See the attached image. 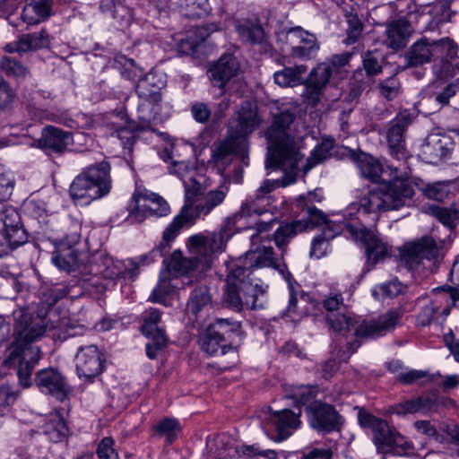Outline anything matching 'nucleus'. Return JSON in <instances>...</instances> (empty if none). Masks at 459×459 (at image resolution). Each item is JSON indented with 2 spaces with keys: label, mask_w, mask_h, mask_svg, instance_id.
Listing matches in <instances>:
<instances>
[{
  "label": "nucleus",
  "mask_w": 459,
  "mask_h": 459,
  "mask_svg": "<svg viewBox=\"0 0 459 459\" xmlns=\"http://www.w3.org/2000/svg\"><path fill=\"white\" fill-rule=\"evenodd\" d=\"M329 83L323 77L321 78L314 70L309 74V76L305 83V91L303 97L307 105L316 107L321 100L324 89Z\"/></svg>",
  "instance_id": "nucleus-43"
},
{
  "label": "nucleus",
  "mask_w": 459,
  "mask_h": 459,
  "mask_svg": "<svg viewBox=\"0 0 459 459\" xmlns=\"http://www.w3.org/2000/svg\"><path fill=\"white\" fill-rule=\"evenodd\" d=\"M327 231H323L321 234L315 237L311 243L310 256L319 259L325 256L329 248V242L334 238L338 234L326 235Z\"/></svg>",
  "instance_id": "nucleus-60"
},
{
  "label": "nucleus",
  "mask_w": 459,
  "mask_h": 459,
  "mask_svg": "<svg viewBox=\"0 0 459 459\" xmlns=\"http://www.w3.org/2000/svg\"><path fill=\"white\" fill-rule=\"evenodd\" d=\"M422 191L426 197L435 201L443 202L448 197L450 187L446 182H436L427 185Z\"/></svg>",
  "instance_id": "nucleus-62"
},
{
  "label": "nucleus",
  "mask_w": 459,
  "mask_h": 459,
  "mask_svg": "<svg viewBox=\"0 0 459 459\" xmlns=\"http://www.w3.org/2000/svg\"><path fill=\"white\" fill-rule=\"evenodd\" d=\"M267 233L268 231H256L251 236V249L246 253L245 261L240 265L244 268H247V266L277 268L288 282L290 294L289 304L282 316L295 320L294 316L301 317L307 315L309 310L306 305L299 306V302L307 304L310 298L308 294L300 290V286L294 281L292 274L287 268L285 266L283 269L280 267L278 261L273 257V247L267 245L271 243Z\"/></svg>",
  "instance_id": "nucleus-6"
},
{
  "label": "nucleus",
  "mask_w": 459,
  "mask_h": 459,
  "mask_svg": "<svg viewBox=\"0 0 459 459\" xmlns=\"http://www.w3.org/2000/svg\"><path fill=\"white\" fill-rule=\"evenodd\" d=\"M154 430L157 435L165 437L167 444H172L181 430V425L175 418H164L154 426Z\"/></svg>",
  "instance_id": "nucleus-52"
},
{
  "label": "nucleus",
  "mask_w": 459,
  "mask_h": 459,
  "mask_svg": "<svg viewBox=\"0 0 459 459\" xmlns=\"http://www.w3.org/2000/svg\"><path fill=\"white\" fill-rule=\"evenodd\" d=\"M446 47L447 48L446 39L432 40L427 37H421L405 52V66L418 67L429 64L435 57H439V53H441L442 49Z\"/></svg>",
  "instance_id": "nucleus-21"
},
{
  "label": "nucleus",
  "mask_w": 459,
  "mask_h": 459,
  "mask_svg": "<svg viewBox=\"0 0 459 459\" xmlns=\"http://www.w3.org/2000/svg\"><path fill=\"white\" fill-rule=\"evenodd\" d=\"M378 89L380 94L385 99L392 100L395 99L400 93V81L396 75H392L388 78L381 80L378 82Z\"/></svg>",
  "instance_id": "nucleus-61"
},
{
  "label": "nucleus",
  "mask_w": 459,
  "mask_h": 459,
  "mask_svg": "<svg viewBox=\"0 0 459 459\" xmlns=\"http://www.w3.org/2000/svg\"><path fill=\"white\" fill-rule=\"evenodd\" d=\"M245 145L243 139L233 136L214 144L212 160L220 174H223L227 167L231 164L233 158L244 151Z\"/></svg>",
  "instance_id": "nucleus-27"
},
{
  "label": "nucleus",
  "mask_w": 459,
  "mask_h": 459,
  "mask_svg": "<svg viewBox=\"0 0 459 459\" xmlns=\"http://www.w3.org/2000/svg\"><path fill=\"white\" fill-rule=\"evenodd\" d=\"M411 33V26L403 19L389 23L385 30V45L394 50L404 48Z\"/></svg>",
  "instance_id": "nucleus-40"
},
{
  "label": "nucleus",
  "mask_w": 459,
  "mask_h": 459,
  "mask_svg": "<svg viewBox=\"0 0 459 459\" xmlns=\"http://www.w3.org/2000/svg\"><path fill=\"white\" fill-rule=\"evenodd\" d=\"M453 237L427 234L404 243L399 248L400 262L407 269H419L427 261L431 264L441 262L452 247Z\"/></svg>",
  "instance_id": "nucleus-10"
},
{
  "label": "nucleus",
  "mask_w": 459,
  "mask_h": 459,
  "mask_svg": "<svg viewBox=\"0 0 459 459\" xmlns=\"http://www.w3.org/2000/svg\"><path fill=\"white\" fill-rule=\"evenodd\" d=\"M186 15L192 18H200L207 15L211 10L208 0H184Z\"/></svg>",
  "instance_id": "nucleus-63"
},
{
  "label": "nucleus",
  "mask_w": 459,
  "mask_h": 459,
  "mask_svg": "<svg viewBox=\"0 0 459 459\" xmlns=\"http://www.w3.org/2000/svg\"><path fill=\"white\" fill-rule=\"evenodd\" d=\"M128 209L126 221L129 225L141 224L152 217H163L170 212V207L162 196L142 187L135 188Z\"/></svg>",
  "instance_id": "nucleus-12"
},
{
  "label": "nucleus",
  "mask_w": 459,
  "mask_h": 459,
  "mask_svg": "<svg viewBox=\"0 0 459 459\" xmlns=\"http://www.w3.org/2000/svg\"><path fill=\"white\" fill-rule=\"evenodd\" d=\"M78 231H68L63 238L54 240L56 251L52 263L60 270L70 272L80 269L92 276L86 279L98 292L104 291L110 281L122 273V264L108 255L101 244L90 242V234L81 241Z\"/></svg>",
  "instance_id": "nucleus-1"
},
{
  "label": "nucleus",
  "mask_w": 459,
  "mask_h": 459,
  "mask_svg": "<svg viewBox=\"0 0 459 459\" xmlns=\"http://www.w3.org/2000/svg\"><path fill=\"white\" fill-rule=\"evenodd\" d=\"M146 94L142 92L138 97L137 117L140 125L134 127L138 131L151 128L152 123H160L167 120L171 113V106L162 101V98H157V100L146 98Z\"/></svg>",
  "instance_id": "nucleus-20"
},
{
  "label": "nucleus",
  "mask_w": 459,
  "mask_h": 459,
  "mask_svg": "<svg viewBox=\"0 0 459 459\" xmlns=\"http://www.w3.org/2000/svg\"><path fill=\"white\" fill-rule=\"evenodd\" d=\"M78 377L84 381H91L104 369L102 353L96 345L80 347L75 356Z\"/></svg>",
  "instance_id": "nucleus-23"
},
{
  "label": "nucleus",
  "mask_w": 459,
  "mask_h": 459,
  "mask_svg": "<svg viewBox=\"0 0 459 459\" xmlns=\"http://www.w3.org/2000/svg\"><path fill=\"white\" fill-rule=\"evenodd\" d=\"M277 187V182L265 179L256 189L254 195H249L242 204V209H247V213L255 212L265 214L260 206L269 204L270 194Z\"/></svg>",
  "instance_id": "nucleus-39"
},
{
  "label": "nucleus",
  "mask_w": 459,
  "mask_h": 459,
  "mask_svg": "<svg viewBox=\"0 0 459 459\" xmlns=\"http://www.w3.org/2000/svg\"><path fill=\"white\" fill-rule=\"evenodd\" d=\"M68 431L65 421L57 415L51 419L45 426V434L54 443L64 441L68 436Z\"/></svg>",
  "instance_id": "nucleus-54"
},
{
  "label": "nucleus",
  "mask_w": 459,
  "mask_h": 459,
  "mask_svg": "<svg viewBox=\"0 0 459 459\" xmlns=\"http://www.w3.org/2000/svg\"><path fill=\"white\" fill-rule=\"evenodd\" d=\"M236 454L240 458L255 459L262 456L265 459H278V453L273 449H261L258 444L242 445L236 446Z\"/></svg>",
  "instance_id": "nucleus-53"
},
{
  "label": "nucleus",
  "mask_w": 459,
  "mask_h": 459,
  "mask_svg": "<svg viewBox=\"0 0 459 459\" xmlns=\"http://www.w3.org/2000/svg\"><path fill=\"white\" fill-rule=\"evenodd\" d=\"M286 40L290 48V55L293 58L310 59L319 49L316 36L299 26L287 30Z\"/></svg>",
  "instance_id": "nucleus-24"
},
{
  "label": "nucleus",
  "mask_w": 459,
  "mask_h": 459,
  "mask_svg": "<svg viewBox=\"0 0 459 459\" xmlns=\"http://www.w3.org/2000/svg\"><path fill=\"white\" fill-rule=\"evenodd\" d=\"M23 212L26 217L31 221H37L33 227L42 228L48 225V214L47 213L45 204L41 200L29 198L23 204Z\"/></svg>",
  "instance_id": "nucleus-45"
},
{
  "label": "nucleus",
  "mask_w": 459,
  "mask_h": 459,
  "mask_svg": "<svg viewBox=\"0 0 459 459\" xmlns=\"http://www.w3.org/2000/svg\"><path fill=\"white\" fill-rule=\"evenodd\" d=\"M348 27L346 30L347 38L345 44L351 45L356 43L361 36L363 24L357 14H350L347 16Z\"/></svg>",
  "instance_id": "nucleus-64"
},
{
  "label": "nucleus",
  "mask_w": 459,
  "mask_h": 459,
  "mask_svg": "<svg viewBox=\"0 0 459 459\" xmlns=\"http://www.w3.org/2000/svg\"><path fill=\"white\" fill-rule=\"evenodd\" d=\"M360 346V342L358 339H355L351 342H347L346 343V349L343 350L341 348L336 356L334 355L328 359L323 361L319 368H317V371L321 374L322 377L328 380L333 377V375L337 372L339 369V365L341 362H346L351 354H353L357 349Z\"/></svg>",
  "instance_id": "nucleus-36"
},
{
  "label": "nucleus",
  "mask_w": 459,
  "mask_h": 459,
  "mask_svg": "<svg viewBox=\"0 0 459 459\" xmlns=\"http://www.w3.org/2000/svg\"><path fill=\"white\" fill-rule=\"evenodd\" d=\"M413 195L414 188L410 179L396 178L370 190L361 200L356 217L349 219L343 228L330 221L321 210L315 206H307L304 211L306 218L293 221L290 230H308L316 227H325V230H368L367 226L355 221H360L368 213L399 209L410 202Z\"/></svg>",
  "instance_id": "nucleus-2"
},
{
  "label": "nucleus",
  "mask_w": 459,
  "mask_h": 459,
  "mask_svg": "<svg viewBox=\"0 0 459 459\" xmlns=\"http://www.w3.org/2000/svg\"><path fill=\"white\" fill-rule=\"evenodd\" d=\"M198 196L196 195L188 201L185 198L184 206L166 230H181L182 228L194 226L201 214L207 215L213 208L223 202L226 191L222 189L210 191L205 195L204 204H195Z\"/></svg>",
  "instance_id": "nucleus-13"
},
{
  "label": "nucleus",
  "mask_w": 459,
  "mask_h": 459,
  "mask_svg": "<svg viewBox=\"0 0 459 459\" xmlns=\"http://www.w3.org/2000/svg\"><path fill=\"white\" fill-rule=\"evenodd\" d=\"M35 384L39 391L63 400L70 388L64 375L54 368L39 370L35 377Z\"/></svg>",
  "instance_id": "nucleus-26"
},
{
  "label": "nucleus",
  "mask_w": 459,
  "mask_h": 459,
  "mask_svg": "<svg viewBox=\"0 0 459 459\" xmlns=\"http://www.w3.org/2000/svg\"><path fill=\"white\" fill-rule=\"evenodd\" d=\"M211 295L206 286H198L194 289L187 302V309L195 316L204 307L211 304Z\"/></svg>",
  "instance_id": "nucleus-51"
},
{
  "label": "nucleus",
  "mask_w": 459,
  "mask_h": 459,
  "mask_svg": "<svg viewBox=\"0 0 459 459\" xmlns=\"http://www.w3.org/2000/svg\"><path fill=\"white\" fill-rule=\"evenodd\" d=\"M352 56L353 53L351 52L333 54L318 64L313 70L328 82H333L336 84L348 76Z\"/></svg>",
  "instance_id": "nucleus-25"
},
{
  "label": "nucleus",
  "mask_w": 459,
  "mask_h": 459,
  "mask_svg": "<svg viewBox=\"0 0 459 459\" xmlns=\"http://www.w3.org/2000/svg\"><path fill=\"white\" fill-rule=\"evenodd\" d=\"M13 316V342L9 346L7 360L19 359L18 378L27 388L31 385V372L40 359V350L34 342L44 335L48 323L45 317L33 316L26 307L14 310Z\"/></svg>",
  "instance_id": "nucleus-3"
},
{
  "label": "nucleus",
  "mask_w": 459,
  "mask_h": 459,
  "mask_svg": "<svg viewBox=\"0 0 459 459\" xmlns=\"http://www.w3.org/2000/svg\"><path fill=\"white\" fill-rule=\"evenodd\" d=\"M358 421L363 429L369 430L371 432L372 440L383 430V429L387 424L385 420L373 415L371 412L363 408L359 410Z\"/></svg>",
  "instance_id": "nucleus-48"
},
{
  "label": "nucleus",
  "mask_w": 459,
  "mask_h": 459,
  "mask_svg": "<svg viewBox=\"0 0 459 459\" xmlns=\"http://www.w3.org/2000/svg\"><path fill=\"white\" fill-rule=\"evenodd\" d=\"M404 285L397 279L390 280L379 285H376L372 290V296L376 299L385 298H394L403 293L404 290Z\"/></svg>",
  "instance_id": "nucleus-56"
},
{
  "label": "nucleus",
  "mask_w": 459,
  "mask_h": 459,
  "mask_svg": "<svg viewBox=\"0 0 459 459\" xmlns=\"http://www.w3.org/2000/svg\"><path fill=\"white\" fill-rule=\"evenodd\" d=\"M51 37L46 29L39 31L22 35L18 40L5 45L4 50L8 53L23 54L49 48Z\"/></svg>",
  "instance_id": "nucleus-32"
},
{
  "label": "nucleus",
  "mask_w": 459,
  "mask_h": 459,
  "mask_svg": "<svg viewBox=\"0 0 459 459\" xmlns=\"http://www.w3.org/2000/svg\"><path fill=\"white\" fill-rule=\"evenodd\" d=\"M232 335H241V325L230 318H216L200 333L201 350L210 356L223 355L232 349L228 341Z\"/></svg>",
  "instance_id": "nucleus-11"
},
{
  "label": "nucleus",
  "mask_w": 459,
  "mask_h": 459,
  "mask_svg": "<svg viewBox=\"0 0 459 459\" xmlns=\"http://www.w3.org/2000/svg\"><path fill=\"white\" fill-rule=\"evenodd\" d=\"M377 452L382 455L403 456L412 453L414 446L404 436L388 423L373 439Z\"/></svg>",
  "instance_id": "nucleus-22"
},
{
  "label": "nucleus",
  "mask_w": 459,
  "mask_h": 459,
  "mask_svg": "<svg viewBox=\"0 0 459 459\" xmlns=\"http://www.w3.org/2000/svg\"><path fill=\"white\" fill-rule=\"evenodd\" d=\"M0 70L6 76L16 80H23L29 74V69L20 60L15 57L3 56L0 58Z\"/></svg>",
  "instance_id": "nucleus-47"
},
{
  "label": "nucleus",
  "mask_w": 459,
  "mask_h": 459,
  "mask_svg": "<svg viewBox=\"0 0 459 459\" xmlns=\"http://www.w3.org/2000/svg\"><path fill=\"white\" fill-rule=\"evenodd\" d=\"M307 67L304 65L285 67L274 73V82L281 87H294L302 83V76Z\"/></svg>",
  "instance_id": "nucleus-44"
},
{
  "label": "nucleus",
  "mask_w": 459,
  "mask_h": 459,
  "mask_svg": "<svg viewBox=\"0 0 459 459\" xmlns=\"http://www.w3.org/2000/svg\"><path fill=\"white\" fill-rule=\"evenodd\" d=\"M343 305L342 294H330L324 299L323 307L330 314L327 322L332 329L340 335L348 338H374L386 334L394 330L401 319V314L391 310L370 321L359 322V318L351 312L335 313Z\"/></svg>",
  "instance_id": "nucleus-4"
},
{
  "label": "nucleus",
  "mask_w": 459,
  "mask_h": 459,
  "mask_svg": "<svg viewBox=\"0 0 459 459\" xmlns=\"http://www.w3.org/2000/svg\"><path fill=\"white\" fill-rule=\"evenodd\" d=\"M237 122L236 129L241 136H247L259 128L262 117L256 103L249 100L243 101L238 111Z\"/></svg>",
  "instance_id": "nucleus-35"
},
{
  "label": "nucleus",
  "mask_w": 459,
  "mask_h": 459,
  "mask_svg": "<svg viewBox=\"0 0 459 459\" xmlns=\"http://www.w3.org/2000/svg\"><path fill=\"white\" fill-rule=\"evenodd\" d=\"M358 421L363 429L369 430L371 432L372 440L383 430V429L387 424L385 420L373 415L371 412L363 408L359 410Z\"/></svg>",
  "instance_id": "nucleus-49"
},
{
  "label": "nucleus",
  "mask_w": 459,
  "mask_h": 459,
  "mask_svg": "<svg viewBox=\"0 0 459 459\" xmlns=\"http://www.w3.org/2000/svg\"><path fill=\"white\" fill-rule=\"evenodd\" d=\"M452 403L448 398L440 397L437 391H432L412 399H405L398 403L391 405L388 411L397 416H405L407 414L438 411L440 407L446 406Z\"/></svg>",
  "instance_id": "nucleus-17"
},
{
  "label": "nucleus",
  "mask_w": 459,
  "mask_h": 459,
  "mask_svg": "<svg viewBox=\"0 0 459 459\" xmlns=\"http://www.w3.org/2000/svg\"><path fill=\"white\" fill-rule=\"evenodd\" d=\"M453 141L447 135L432 134L421 146V153L428 162L435 163L446 157L453 150Z\"/></svg>",
  "instance_id": "nucleus-34"
},
{
  "label": "nucleus",
  "mask_w": 459,
  "mask_h": 459,
  "mask_svg": "<svg viewBox=\"0 0 459 459\" xmlns=\"http://www.w3.org/2000/svg\"><path fill=\"white\" fill-rule=\"evenodd\" d=\"M235 29L243 42L251 45H261L265 52L271 48L267 44V36L259 19L238 20L235 23Z\"/></svg>",
  "instance_id": "nucleus-33"
},
{
  "label": "nucleus",
  "mask_w": 459,
  "mask_h": 459,
  "mask_svg": "<svg viewBox=\"0 0 459 459\" xmlns=\"http://www.w3.org/2000/svg\"><path fill=\"white\" fill-rule=\"evenodd\" d=\"M165 84L166 81L162 74L150 71L138 81L135 86L137 97H141L143 92L147 95L146 98L157 100V98H162L161 89Z\"/></svg>",
  "instance_id": "nucleus-41"
},
{
  "label": "nucleus",
  "mask_w": 459,
  "mask_h": 459,
  "mask_svg": "<svg viewBox=\"0 0 459 459\" xmlns=\"http://www.w3.org/2000/svg\"><path fill=\"white\" fill-rule=\"evenodd\" d=\"M433 216L446 228L455 230L459 224V206L452 204L450 206L431 207Z\"/></svg>",
  "instance_id": "nucleus-46"
},
{
  "label": "nucleus",
  "mask_w": 459,
  "mask_h": 459,
  "mask_svg": "<svg viewBox=\"0 0 459 459\" xmlns=\"http://www.w3.org/2000/svg\"><path fill=\"white\" fill-rule=\"evenodd\" d=\"M110 169V163L107 160L84 168L70 185L71 198L85 205L108 195L112 188Z\"/></svg>",
  "instance_id": "nucleus-9"
},
{
  "label": "nucleus",
  "mask_w": 459,
  "mask_h": 459,
  "mask_svg": "<svg viewBox=\"0 0 459 459\" xmlns=\"http://www.w3.org/2000/svg\"><path fill=\"white\" fill-rule=\"evenodd\" d=\"M294 112L286 109L276 114L273 124L267 131V138L270 142L269 152L266 158V167L273 169H282L294 172V175H286L283 178V186H289L296 181V174L299 162L303 159L292 136L287 133V129L295 119Z\"/></svg>",
  "instance_id": "nucleus-5"
},
{
  "label": "nucleus",
  "mask_w": 459,
  "mask_h": 459,
  "mask_svg": "<svg viewBox=\"0 0 459 459\" xmlns=\"http://www.w3.org/2000/svg\"><path fill=\"white\" fill-rule=\"evenodd\" d=\"M307 421L310 429L320 435L340 432L345 419L334 405L318 401L305 408Z\"/></svg>",
  "instance_id": "nucleus-14"
},
{
  "label": "nucleus",
  "mask_w": 459,
  "mask_h": 459,
  "mask_svg": "<svg viewBox=\"0 0 459 459\" xmlns=\"http://www.w3.org/2000/svg\"><path fill=\"white\" fill-rule=\"evenodd\" d=\"M446 43H447V48H444L439 53L441 57L439 65H435L434 68L437 77L446 79L454 77L458 72L459 56L454 43L448 39H446Z\"/></svg>",
  "instance_id": "nucleus-37"
},
{
  "label": "nucleus",
  "mask_w": 459,
  "mask_h": 459,
  "mask_svg": "<svg viewBox=\"0 0 459 459\" xmlns=\"http://www.w3.org/2000/svg\"><path fill=\"white\" fill-rule=\"evenodd\" d=\"M73 142L72 133L48 126L42 130L41 137L36 142V146L48 153H62Z\"/></svg>",
  "instance_id": "nucleus-30"
},
{
  "label": "nucleus",
  "mask_w": 459,
  "mask_h": 459,
  "mask_svg": "<svg viewBox=\"0 0 459 459\" xmlns=\"http://www.w3.org/2000/svg\"><path fill=\"white\" fill-rule=\"evenodd\" d=\"M267 289L261 281L250 278L248 268L235 264L227 276L223 297L228 306L237 310L244 305L249 309L263 308Z\"/></svg>",
  "instance_id": "nucleus-7"
},
{
  "label": "nucleus",
  "mask_w": 459,
  "mask_h": 459,
  "mask_svg": "<svg viewBox=\"0 0 459 459\" xmlns=\"http://www.w3.org/2000/svg\"><path fill=\"white\" fill-rule=\"evenodd\" d=\"M23 222L18 211L12 207L0 210V230H21Z\"/></svg>",
  "instance_id": "nucleus-58"
},
{
  "label": "nucleus",
  "mask_w": 459,
  "mask_h": 459,
  "mask_svg": "<svg viewBox=\"0 0 459 459\" xmlns=\"http://www.w3.org/2000/svg\"><path fill=\"white\" fill-rule=\"evenodd\" d=\"M316 386L300 385L293 389L291 398L296 405L307 408L310 404L319 401L316 400Z\"/></svg>",
  "instance_id": "nucleus-57"
},
{
  "label": "nucleus",
  "mask_w": 459,
  "mask_h": 459,
  "mask_svg": "<svg viewBox=\"0 0 459 459\" xmlns=\"http://www.w3.org/2000/svg\"><path fill=\"white\" fill-rule=\"evenodd\" d=\"M353 160L364 178L372 182H377L380 179L383 165L379 160L365 152L354 153Z\"/></svg>",
  "instance_id": "nucleus-42"
},
{
  "label": "nucleus",
  "mask_w": 459,
  "mask_h": 459,
  "mask_svg": "<svg viewBox=\"0 0 459 459\" xmlns=\"http://www.w3.org/2000/svg\"><path fill=\"white\" fill-rule=\"evenodd\" d=\"M52 6L53 0H32L24 6L22 19L28 25H37L53 14Z\"/></svg>",
  "instance_id": "nucleus-38"
},
{
  "label": "nucleus",
  "mask_w": 459,
  "mask_h": 459,
  "mask_svg": "<svg viewBox=\"0 0 459 459\" xmlns=\"http://www.w3.org/2000/svg\"><path fill=\"white\" fill-rule=\"evenodd\" d=\"M358 421L363 429L369 430L371 432L372 440L383 430V429L387 424L385 420L373 415L371 412L363 408L359 410Z\"/></svg>",
  "instance_id": "nucleus-50"
},
{
  "label": "nucleus",
  "mask_w": 459,
  "mask_h": 459,
  "mask_svg": "<svg viewBox=\"0 0 459 459\" xmlns=\"http://www.w3.org/2000/svg\"><path fill=\"white\" fill-rule=\"evenodd\" d=\"M348 238L365 248L368 262L372 265L388 252L387 244L380 239L375 231H349Z\"/></svg>",
  "instance_id": "nucleus-29"
},
{
  "label": "nucleus",
  "mask_w": 459,
  "mask_h": 459,
  "mask_svg": "<svg viewBox=\"0 0 459 459\" xmlns=\"http://www.w3.org/2000/svg\"><path fill=\"white\" fill-rule=\"evenodd\" d=\"M141 331L150 342L146 344V355L153 359L159 351L168 343L165 328L161 321V312L155 307L145 309L140 316Z\"/></svg>",
  "instance_id": "nucleus-16"
},
{
  "label": "nucleus",
  "mask_w": 459,
  "mask_h": 459,
  "mask_svg": "<svg viewBox=\"0 0 459 459\" xmlns=\"http://www.w3.org/2000/svg\"><path fill=\"white\" fill-rule=\"evenodd\" d=\"M412 118L408 112H400L386 126L384 137L387 143L389 153L396 160H401L406 154V131Z\"/></svg>",
  "instance_id": "nucleus-19"
},
{
  "label": "nucleus",
  "mask_w": 459,
  "mask_h": 459,
  "mask_svg": "<svg viewBox=\"0 0 459 459\" xmlns=\"http://www.w3.org/2000/svg\"><path fill=\"white\" fill-rule=\"evenodd\" d=\"M238 71L239 64L230 53L222 55L209 69L212 84L220 89H224L238 75Z\"/></svg>",
  "instance_id": "nucleus-31"
},
{
  "label": "nucleus",
  "mask_w": 459,
  "mask_h": 459,
  "mask_svg": "<svg viewBox=\"0 0 459 459\" xmlns=\"http://www.w3.org/2000/svg\"><path fill=\"white\" fill-rule=\"evenodd\" d=\"M453 303L454 301L449 288L435 290L433 298L429 303L422 307L418 314V325L424 327L433 322L438 324L443 323L450 314Z\"/></svg>",
  "instance_id": "nucleus-18"
},
{
  "label": "nucleus",
  "mask_w": 459,
  "mask_h": 459,
  "mask_svg": "<svg viewBox=\"0 0 459 459\" xmlns=\"http://www.w3.org/2000/svg\"><path fill=\"white\" fill-rule=\"evenodd\" d=\"M223 231H213L211 236L195 234L189 238L188 249L195 255L185 257L179 249L175 250L169 258L163 260V264L169 274L178 277L186 275L195 271L200 260V256H207L213 253H221L224 250L228 239L224 238Z\"/></svg>",
  "instance_id": "nucleus-8"
},
{
  "label": "nucleus",
  "mask_w": 459,
  "mask_h": 459,
  "mask_svg": "<svg viewBox=\"0 0 459 459\" xmlns=\"http://www.w3.org/2000/svg\"><path fill=\"white\" fill-rule=\"evenodd\" d=\"M300 414L290 409L271 411L262 421L263 429L275 442L287 440L299 428Z\"/></svg>",
  "instance_id": "nucleus-15"
},
{
  "label": "nucleus",
  "mask_w": 459,
  "mask_h": 459,
  "mask_svg": "<svg viewBox=\"0 0 459 459\" xmlns=\"http://www.w3.org/2000/svg\"><path fill=\"white\" fill-rule=\"evenodd\" d=\"M332 147L333 143L330 141H325L317 144L311 152L310 156L307 158V163L304 167V171L307 172L312 168L325 160L329 156V152Z\"/></svg>",
  "instance_id": "nucleus-59"
},
{
  "label": "nucleus",
  "mask_w": 459,
  "mask_h": 459,
  "mask_svg": "<svg viewBox=\"0 0 459 459\" xmlns=\"http://www.w3.org/2000/svg\"><path fill=\"white\" fill-rule=\"evenodd\" d=\"M433 87L435 89L432 93L434 100L441 107L448 105L450 99L459 91V78L444 86L436 82Z\"/></svg>",
  "instance_id": "nucleus-55"
},
{
  "label": "nucleus",
  "mask_w": 459,
  "mask_h": 459,
  "mask_svg": "<svg viewBox=\"0 0 459 459\" xmlns=\"http://www.w3.org/2000/svg\"><path fill=\"white\" fill-rule=\"evenodd\" d=\"M169 171L177 175L182 180L185 187V198H186L187 201L196 195H203L204 187L201 182L202 177L197 174L196 169L190 166L188 162L184 160H172Z\"/></svg>",
  "instance_id": "nucleus-28"
}]
</instances>
